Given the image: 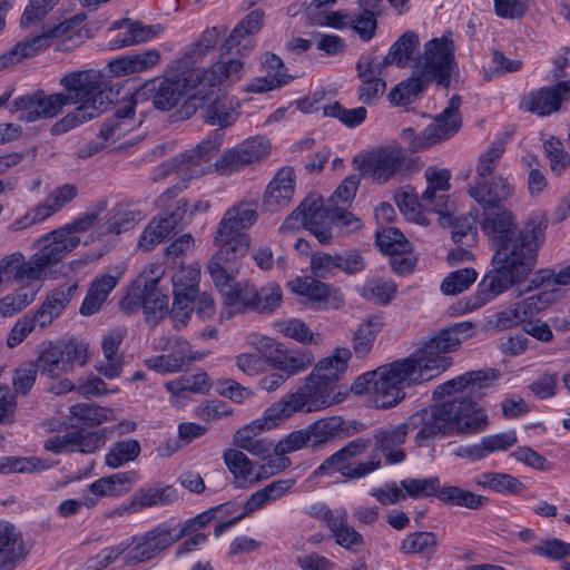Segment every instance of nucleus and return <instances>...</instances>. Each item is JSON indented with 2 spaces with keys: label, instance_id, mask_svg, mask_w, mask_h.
Wrapping results in <instances>:
<instances>
[{
  "label": "nucleus",
  "instance_id": "51",
  "mask_svg": "<svg viewBox=\"0 0 570 570\" xmlns=\"http://www.w3.org/2000/svg\"><path fill=\"white\" fill-rule=\"evenodd\" d=\"M428 83L430 81L422 75H416L414 70L411 78L402 81L389 92V100L394 105H409L425 90Z\"/></svg>",
  "mask_w": 570,
  "mask_h": 570
},
{
  "label": "nucleus",
  "instance_id": "20",
  "mask_svg": "<svg viewBox=\"0 0 570 570\" xmlns=\"http://www.w3.org/2000/svg\"><path fill=\"white\" fill-rule=\"evenodd\" d=\"M219 52V59L198 73H194V80L198 87L200 99L208 97L213 89L225 83L238 82L245 73V63L242 58H226Z\"/></svg>",
  "mask_w": 570,
  "mask_h": 570
},
{
  "label": "nucleus",
  "instance_id": "45",
  "mask_svg": "<svg viewBox=\"0 0 570 570\" xmlns=\"http://www.w3.org/2000/svg\"><path fill=\"white\" fill-rule=\"evenodd\" d=\"M381 326L377 317L367 318L357 326L352 336L353 353L356 357L364 358L371 353Z\"/></svg>",
  "mask_w": 570,
  "mask_h": 570
},
{
  "label": "nucleus",
  "instance_id": "7",
  "mask_svg": "<svg viewBox=\"0 0 570 570\" xmlns=\"http://www.w3.org/2000/svg\"><path fill=\"white\" fill-rule=\"evenodd\" d=\"M238 261H209L207 272L224 297L227 317L235 313L254 311L256 286L249 281L235 282L239 274Z\"/></svg>",
  "mask_w": 570,
  "mask_h": 570
},
{
  "label": "nucleus",
  "instance_id": "27",
  "mask_svg": "<svg viewBox=\"0 0 570 570\" xmlns=\"http://www.w3.org/2000/svg\"><path fill=\"white\" fill-rule=\"evenodd\" d=\"M552 271H540L534 274V276L530 279V284L524 292L519 293V296L522 293L529 292L532 288H541V291L534 295H531L524 298L519 304L523 309V315L527 318H531L541 311L546 309L550 304L558 301L562 296V291L554 283Z\"/></svg>",
  "mask_w": 570,
  "mask_h": 570
},
{
  "label": "nucleus",
  "instance_id": "32",
  "mask_svg": "<svg viewBox=\"0 0 570 570\" xmlns=\"http://www.w3.org/2000/svg\"><path fill=\"white\" fill-rule=\"evenodd\" d=\"M261 65L266 71V75L254 78L247 85L246 90L248 92L264 94L272 91L282 88L294 79V77L287 72L283 60L272 52L263 55Z\"/></svg>",
  "mask_w": 570,
  "mask_h": 570
},
{
  "label": "nucleus",
  "instance_id": "44",
  "mask_svg": "<svg viewBox=\"0 0 570 570\" xmlns=\"http://www.w3.org/2000/svg\"><path fill=\"white\" fill-rule=\"evenodd\" d=\"M238 102L227 96H222L210 102L205 111V121L212 126H218L217 130L223 131L224 128L233 125L239 114L237 111Z\"/></svg>",
  "mask_w": 570,
  "mask_h": 570
},
{
  "label": "nucleus",
  "instance_id": "58",
  "mask_svg": "<svg viewBox=\"0 0 570 570\" xmlns=\"http://www.w3.org/2000/svg\"><path fill=\"white\" fill-rule=\"evenodd\" d=\"M78 196V188L73 184H63L52 189L42 203H39L47 213L48 218L60 212Z\"/></svg>",
  "mask_w": 570,
  "mask_h": 570
},
{
  "label": "nucleus",
  "instance_id": "15",
  "mask_svg": "<svg viewBox=\"0 0 570 570\" xmlns=\"http://www.w3.org/2000/svg\"><path fill=\"white\" fill-rule=\"evenodd\" d=\"M271 149L269 141L263 137L246 139L226 149L214 163V169L218 174L227 176L246 168H252L266 160Z\"/></svg>",
  "mask_w": 570,
  "mask_h": 570
},
{
  "label": "nucleus",
  "instance_id": "61",
  "mask_svg": "<svg viewBox=\"0 0 570 570\" xmlns=\"http://www.w3.org/2000/svg\"><path fill=\"white\" fill-rule=\"evenodd\" d=\"M70 414L83 423L95 426L115 419L114 411L108 407L79 403L70 407Z\"/></svg>",
  "mask_w": 570,
  "mask_h": 570
},
{
  "label": "nucleus",
  "instance_id": "53",
  "mask_svg": "<svg viewBox=\"0 0 570 570\" xmlns=\"http://www.w3.org/2000/svg\"><path fill=\"white\" fill-rule=\"evenodd\" d=\"M210 386V379L205 372L180 376L165 384L167 391L174 395H185V393L205 394L209 391Z\"/></svg>",
  "mask_w": 570,
  "mask_h": 570
},
{
  "label": "nucleus",
  "instance_id": "64",
  "mask_svg": "<svg viewBox=\"0 0 570 570\" xmlns=\"http://www.w3.org/2000/svg\"><path fill=\"white\" fill-rule=\"evenodd\" d=\"M473 268H462L450 273L441 284V291L445 295H456L468 289L476 279Z\"/></svg>",
  "mask_w": 570,
  "mask_h": 570
},
{
  "label": "nucleus",
  "instance_id": "34",
  "mask_svg": "<svg viewBox=\"0 0 570 570\" xmlns=\"http://www.w3.org/2000/svg\"><path fill=\"white\" fill-rule=\"evenodd\" d=\"M21 531L11 522L0 520V570H13L26 558Z\"/></svg>",
  "mask_w": 570,
  "mask_h": 570
},
{
  "label": "nucleus",
  "instance_id": "36",
  "mask_svg": "<svg viewBox=\"0 0 570 570\" xmlns=\"http://www.w3.org/2000/svg\"><path fill=\"white\" fill-rule=\"evenodd\" d=\"M114 29H126L124 35H118L110 41L112 49H120L157 38L163 31L161 24L146 26L138 20L122 19L115 21Z\"/></svg>",
  "mask_w": 570,
  "mask_h": 570
},
{
  "label": "nucleus",
  "instance_id": "22",
  "mask_svg": "<svg viewBox=\"0 0 570 570\" xmlns=\"http://www.w3.org/2000/svg\"><path fill=\"white\" fill-rule=\"evenodd\" d=\"M272 410H274V404L264 411L262 417L237 430L233 438L234 445L254 455L268 453L273 448V442L266 438H261L259 434L285 420Z\"/></svg>",
  "mask_w": 570,
  "mask_h": 570
},
{
  "label": "nucleus",
  "instance_id": "31",
  "mask_svg": "<svg viewBox=\"0 0 570 570\" xmlns=\"http://www.w3.org/2000/svg\"><path fill=\"white\" fill-rule=\"evenodd\" d=\"M296 176L291 167L281 168L268 183L262 206L266 212L275 213L287 207L294 197Z\"/></svg>",
  "mask_w": 570,
  "mask_h": 570
},
{
  "label": "nucleus",
  "instance_id": "13",
  "mask_svg": "<svg viewBox=\"0 0 570 570\" xmlns=\"http://www.w3.org/2000/svg\"><path fill=\"white\" fill-rule=\"evenodd\" d=\"M200 269L196 266H183L171 276L173 306L170 318L176 330L189 323L196 297L199 294Z\"/></svg>",
  "mask_w": 570,
  "mask_h": 570
},
{
  "label": "nucleus",
  "instance_id": "14",
  "mask_svg": "<svg viewBox=\"0 0 570 570\" xmlns=\"http://www.w3.org/2000/svg\"><path fill=\"white\" fill-rule=\"evenodd\" d=\"M454 51L453 39L449 36L428 41L423 57L415 67L416 75H422L430 82L448 86L455 68Z\"/></svg>",
  "mask_w": 570,
  "mask_h": 570
},
{
  "label": "nucleus",
  "instance_id": "35",
  "mask_svg": "<svg viewBox=\"0 0 570 570\" xmlns=\"http://www.w3.org/2000/svg\"><path fill=\"white\" fill-rule=\"evenodd\" d=\"M122 277V271L116 269L115 274L96 276L90 283L89 289L82 301L79 312L83 316H91L100 311L108 295L117 286Z\"/></svg>",
  "mask_w": 570,
  "mask_h": 570
},
{
  "label": "nucleus",
  "instance_id": "26",
  "mask_svg": "<svg viewBox=\"0 0 570 570\" xmlns=\"http://www.w3.org/2000/svg\"><path fill=\"white\" fill-rule=\"evenodd\" d=\"M224 131L214 130L194 149L179 156L181 173L190 177H199L212 170V159L224 141Z\"/></svg>",
  "mask_w": 570,
  "mask_h": 570
},
{
  "label": "nucleus",
  "instance_id": "39",
  "mask_svg": "<svg viewBox=\"0 0 570 570\" xmlns=\"http://www.w3.org/2000/svg\"><path fill=\"white\" fill-rule=\"evenodd\" d=\"M352 353L348 348H336L333 355L321 360L316 364L311 375H315L317 380L336 391L340 376L346 371Z\"/></svg>",
  "mask_w": 570,
  "mask_h": 570
},
{
  "label": "nucleus",
  "instance_id": "52",
  "mask_svg": "<svg viewBox=\"0 0 570 570\" xmlns=\"http://www.w3.org/2000/svg\"><path fill=\"white\" fill-rule=\"evenodd\" d=\"M141 452L140 443L135 439H126L114 443L105 456V463L109 468L118 469L135 461Z\"/></svg>",
  "mask_w": 570,
  "mask_h": 570
},
{
  "label": "nucleus",
  "instance_id": "42",
  "mask_svg": "<svg viewBox=\"0 0 570 570\" xmlns=\"http://www.w3.org/2000/svg\"><path fill=\"white\" fill-rule=\"evenodd\" d=\"M309 448L317 451L327 443L340 439L343 431V420L340 416L324 417L307 425Z\"/></svg>",
  "mask_w": 570,
  "mask_h": 570
},
{
  "label": "nucleus",
  "instance_id": "4",
  "mask_svg": "<svg viewBox=\"0 0 570 570\" xmlns=\"http://www.w3.org/2000/svg\"><path fill=\"white\" fill-rule=\"evenodd\" d=\"M416 372L401 358L360 375L351 386L356 395H370L377 409H389L405 397V387L420 384Z\"/></svg>",
  "mask_w": 570,
  "mask_h": 570
},
{
  "label": "nucleus",
  "instance_id": "24",
  "mask_svg": "<svg viewBox=\"0 0 570 570\" xmlns=\"http://www.w3.org/2000/svg\"><path fill=\"white\" fill-rule=\"evenodd\" d=\"M175 542H177L175 529L161 523L141 537L134 539V546L127 551L125 561L128 564L149 561Z\"/></svg>",
  "mask_w": 570,
  "mask_h": 570
},
{
  "label": "nucleus",
  "instance_id": "56",
  "mask_svg": "<svg viewBox=\"0 0 570 570\" xmlns=\"http://www.w3.org/2000/svg\"><path fill=\"white\" fill-rule=\"evenodd\" d=\"M177 490L171 485L150 487L141 489L134 495V503L139 508H149L155 505H167L177 500Z\"/></svg>",
  "mask_w": 570,
  "mask_h": 570
},
{
  "label": "nucleus",
  "instance_id": "23",
  "mask_svg": "<svg viewBox=\"0 0 570 570\" xmlns=\"http://www.w3.org/2000/svg\"><path fill=\"white\" fill-rule=\"evenodd\" d=\"M460 106L461 98L459 96H453L443 112L435 118L434 122L424 129L423 136L411 140L410 149L412 151H417L429 148L430 146L454 135L461 127V117L459 111Z\"/></svg>",
  "mask_w": 570,
  "mask_h": 570
},
{
  "label": "nucleus",
  "instance_id": "1",
  "mask_svg": "<svg viewBox=\"0 0 570 570\" xmlns=\"http://www.w3.org/2000/svg\"><path fill=\"white\" fill-rule=\"evenodd\" d=\"M497 379L493 370L466 372L439 385L434 396L462 393L410 415L404 422L394 426L376 429L373 433L374 448L371 458L382 453L389 464L405 460L402 445L410 431L416 430L414 438L419 448L429 446L436 439L472 435L484 431L489 425L487 413L473 399H481Z\"/></svg>",
  "mask_w": 570,
  "mask_h": 570
},
{
  "label": "nucleus",
  "instance_id": "16",
  "mask_svg": "<svg viewBox=\"0 0 570 570\" xmlns=\"http://www.w3.org/2000/svg\"><path fill=\"white\" fill-rule=\"evenodd\" d=\"M404 160L405 153L399 146L380 147L356 159L362 175L380 185L394 177L402 169Z\"/></svg>",
  "mask_w": 570,
  "mask_h": 570
},
{
  "label": "nucleus",
  "instance_id": "11",
  "mask_svg": "<svg viewBox=\"0 0 570 570\" xmlns=\"http://www.w3.org/2000/svg\"><path fill=\"white\" fill-rule=\"evenodd\" d=\"M331 204L324 205L320 195L311 194L286 217L279 227V232H291L301 227L309 230L317 240L330 244L331 233Z\"/></svg>",
  "mask_w": 570,
  "mask_h": 570
},
{
  "label": "nucleus",
  "instance_id": "57",
  "mask_svg": "<svg viewBox=\"0 0 570 570\" xmlns=\"http://www.w3.org/2000/svg\"><path fill=\"white\" fill-rule=\"evenodd\" d=\"M400 485L403 489V495H405V499H420L431 495H436L439 498V493L442 489L438 476L422 479L407 478L401 480Z\"/></svg>",
  "mask_w": 570,
  "mask_h": 570
},
{
  "label": "nucleus",
  "instance_id": "41",
  "mask_svg": "<svg viewBox=\"0 0 570 570\" xmlns=\"http://www.w3.org/2000/svg\"><path fill=\"white\" fill-rule=\"evenodd\" d=\"M419 36L414 31H405L390 48L387 55L379 60L384 68L395 65L406 67L419 50Z\"/></svg>",
  "mask_w": 570,
  "mask_h": 570
},
{
  "label": "nucleus",
  "instance_id": "8",
  "mask_svg": "<svg viewBox=\"0 0 570 570\" xmlns=\"http://www.w3.org/2000/svg\"><path fill=\"white\" fill-rule=\"evenodd\" d=\"M185 95H189L191 99H200L194 78L177 75L169 65L164 77L146 81L135 91L132 99L135 104L151 99L156 109L165 111L176 107Z\"/></svg>",
  "mask_w": 570,
  "mask_h": 570
},
{
  "label": "nucleus",
  "instance_id": "17",
  "mask_svg": "<svg viewBox=\"0 0 570 570\" xmlns=\"http://www.w3.org/2000/svg\"><path fill=\"white\" fill-rule=\"evenodd\" d=\"M225 26H214L205 29L197 40L188 45L183 55L171 61L173 70L177 75L187 77L188 79L194 78V73L203 71L205 68H198L205 58L213 53L217 47L219 38L226 32Z\"/></svg>",
  "mask_w": 570,
  "mask_h": 570
},
{
  "label": "nucleus",
  "instance_id": "43",
  "mask_svg": "<svg viewBox=\"0 0 570 570\" xmlns=\"http://www.w3.org/2000/svg\"><path fill=\"white\" fill-rule=\"evenodd\" d=\"M223 459L236 480L244 483H256L263 475L255 471L254 463L239 450L228 449L223 453Z\"/></svg>",
  "mask_w": 570,
  "mask_h": 570
},
{
  "label": "nucleus",
  "instance_id": "59",
  "mask_svg": "<svg viewBox=\"0 0 570 570\" xmlns=\"http://www.w3.org/2000/svg\"><path fill=\"white\" fill-rule=\"evenodd\" d=\"M505 150V142L502 139H495L490 146L480 154L475 165V178H491L494 169Z\"/></svg>",
  "mask_w": 570,
  "mask_h": 570
},
{
  "label": "nucleus",
  "instance_id": "40",
  "mask_svg": "<svg viewBox=\"0 0 570 570\" xmlns=\"http://www.w3.org/2000/svg\"><path fill=\"white\" fill-rule=\"evenodd\" d=\"M0 276L6 287L12 282L40 279L31 259H26L20 252H13L0 259Z\"/></svg>",
  "mask_w": 570,
  "mask_h": 570
},
{
  "label": "nucleus",
  "instance_id": "2",
  "mask_svg": "<svg viewBox=\"0 0 570 570\" xmlns=\"http://www.w3.org/2000/svg\"><path fill=\"white\" fill-rule=\"evenodd\" d=\"M495 209L485 212L481 223L482 230L492 242L494 254L492 268L478 285L476 306L485 305L522 283L534 268L538 248L544 239L540 224L529 222L515 232L512 212L501 206Z\"/></svg>",
  "mask_w": 570,
  "mask_h": 570
},
{
  "label": "nucleus",
  "instance_id": "18",
  "mask_svg": "<svg viewBox=\"0 0 570 570\" xmlns=\"http://www.w3.org/2000/svg\"><path fill=\"white\" fill-rule=\"evenodd\" d=\"M69 106L65 94L47 95L42 89L17 97L10 106V111H22L21 120L33 122L40 119L53 118Z\"/></svg>",
  "mask_w": 570,
  "mask_h": 570
},
{
  "label": "nucleus",
  "instance_id": "63",
  "mask_svg": "<svg viewBox=\"0 0 570 570\" xmlns=\"http://www.w3.org/2000/svg\"><path fill=\"white\" fill-rule=\"evenodd\" d=\"M543 147L553 175L559 177L570 168V155L559 139L551 137L544 141Z\"/></svg>",
  "mask_w": 570,
  "mask_h": 570
},
{
  "label": "nucleus",
  "instance_id": "55",
  "mask_svg": "<svg viewBox=\"0 0 570 570\" xmlns=\"http://www.w3.org/2000/svg\"><path fill=\"white\" fill-rule=\"evenodd\" d=\"M524 105L529 111L541 117L549 116L560 109V102L552 86L531 92Z\"/></svg>",
  "mask_w": 570,
  "mask_h": 570
},
{
  "label": "nucleus",
  "instance_id": "30",
  "mask_svg": "<svg viewBox=\"0 0 570 570\" xmlns=\"http://www.w3.org/2000/svg\"><path fill=\"white\" fill-rule=\"evenodd\" d=\"M164 271L161 266L150 264L139 275L144 276L141 294L145 302V315L148 322H156L168 311V296L159 287Z\"/></svg>",
  "mask_w": 570,
  "mask_h": 570
},
{
  "label": "nucleus",
  "instance_id": "28",
  "mask_svg": "<svg viewBox=\"0 0 570 570\" xmlns=\"http://www.w3.org/2000/svg\"><path fill=\"white\" fill-rule=\"evenodd\" d=\"M292 289L308 299L314 309H338L345 303L344 296L340 289L317 278H298L293 282Z\"/></svg>",
  "mask_w": 570,
  "mask_h": 570
},
{
  "label": "nucleus",
  "instance_id": "54",
  "mask_svg": "<svg viewBox=\"0 0 570 570\" xmlns=\"http://www.w3.org/2000/svg\"><path fill=\"white\" fill-rule=\"evenodd\" d=\"M173 222L165 217L151 219L139 237V248L148 252L163 243L175 229Z\"/></svg>",
  "mask_w": 570,
  "mask_h": 570
},
{
  "label": "nucleus",
  "instance_id": "10",
  "mask_svg": "<svg viewBox=\"0 0 570 570\" xmlns=\"http://www.w3.org/2000/svg\"><path fill=\"white\" fill-rule=\"evenodd\" d=\"M372 444L371 439L357 438L350 441L341 450L333 453L315 470V475L338 472L348 480L362 479L381 466L376 456L366 462H354L353 459L365 453Z\"/></svg>",
  "mask_w": 570,
  "mask_h": 570
},
{
  "label": "nucleus",
  "instance_id": "62",
  "mask_svg": "<svg viewBox=\"0 0 570 570\" xmlns=\"http://www.w3.org/2000/svg\"><path fill=\"white\" fill-rule=\"evenodd\" d=\"M283 302V291L276 283H267L259 289L256 288L254 312L261 314H271L281 307Z\"/></svg>",
  "mask_w": 570,
  "mask_h": 570
},
{
  "label": "nucleus",
  "instance_id": "60",
  "mask_svg": "<svg viewBox=\"0 0 570 570\" xmlns=\"http://www.w3.org/2000/svg\"><path fill=\"white\" fill-rule=\"evenodd\" d=\"M323 115L340 120L347 128H355L364 122L367 116L365 107H356L353 109L344 108L338 101L323 106Z\"/></svg>",
  "mask_w": 570,
  "mask_h": 570
},
{
  "label": "nucleus",
  "instance_id": "46",
  "mask_svg": "<svg viewBox=\"0 0 570 570\" xmlns=\"http://www.w3.org/2000/svg\"><path fill=\"white\" fill-rule=\"evenodd\" d=\"M313 362V354L303 350L278 352L273 358L274 367L284 373L287 379L306 371Z\"/></svg>",
  "mask_w": 570,
  "mask_h": 570
},
{
  "label": "nucleus",
  "instance_id": "49",
  "mask_svg": "<svg viewBox=\"0 0 570 570\" xmlns=\"http://www.w3.org/2000/svg\"><path fill=\"white\" fill-rule=\"evenodd\" d=\"M438 538L430 531H416L407 534L400 544L403 554H420L430 558L438 547Z\"/></svg>",
  "mask_w": 570,
  "mask_h": 570
},
{
  "label": "nucleus",
  "instance_id": "9",
  "mask_svg": "<svg viewBox=\"0 0 570 570\" xmlns=\"http://www.w3.org/2000/svg\"><path fill=\"white\" fill-rule=\"evenodd\" d=\"M344 396L330 385L321 382L315 375H308L305 383L295 392L287 393L274 403L276 414L285 420L296 412H316L341 403Z\"/></svg>",
  "mask_w": 570,
  "mask_h": 570
},
{
  "label": "nucleus",
  "instance_id": "48",
  "mask_svg": "<svg viewBox=\"0 0 570 570\" xmlns=\"http://www.w3.org/2000/svg\"><path fill=\"white\" fill-rule=\"evenodd\" d=\"M278 333L285 337L292 338L303 345L318 344L321 335L314 333L309 326L301 318H284L274 323Z\"/></svg>",
  "mask_w": 570,
  "mask_h": 570
},
{
  "label": "nucleus",
  "instance_id": "19",
  "mask_svg": "<svg viewBox=\"0 0 570 570\" xmlns=\"http://www.w3.org/2000/svg\"><path fill=\"white\" fill-rule=\"evenodd\" d=\"M60 232V228L51 230L33 243L37 250L30 256V259L40 279L47 269L77 248V239L67 237L63 233L59 234Z\"/></svg>",
  "mask_w": 570,
  "mask_h": 570
},
{
  "label": "nucleus",
  "instance_id": "3",
  "mask_svg": "<svg viewBox=\"0 0 570 570\" xmlns=\"http://www.w3.org/2000/svg\"><path fill=\"white\" fill-rule=\"evenodd\" d=\"M68 105H78L51 127L52 135H62L98 116L109 106L104 73L96 69L76 70L61 76Z\"/></svg>",
  "mask_w": 570,
  "mask_h": 570
},
{
  "label": "nucleus",
  "instance_id": "37",
  "mask_svg": "<svg viewBox=\"0 0 570 570\" xmlns=\"http://www.w3.org/2000/svg\"><path fill=\"white\" fill-rule=\"evenodd\" d=\"M160 60L161 53L157 49H148L112 59L108 67L115 77H122L151 70Z\"/></svg>",
  "mask_w": 570,
  "mask_h": 570
},
{
  "label": "nucleus",
  "instance_id": "29",
  "mask_svg": "<svg viewBox=\"0 0 570 570\" xmlns=\"http://www.w3.org/2000/svg\"><path fill=\"white\" fill-rule=\"evenodd\" d=\"M514 191L513 186L507 178L501 175L491 178H474L473 185L468 193L474 202H476L484 212L493 210L501 203L509 199Z\"/></svg>",
  "mask_w": 570,
  "mask_h": 570
},
{
  "label": "nucleus",
  "instance_id": "33",
  "mask_svg": "<svg viewBox=\"0 0 570 570\" xmlns=\"http://www.w3.org/2000/svg\"><path fill=\"white\" fill-rule=\"evenodd\" d=\"M78 291L77 283H65L46 294L43 302L35 311L36 320L40 323V328H45L58 318Z\"/></svg>",
  "mask_w": 570,
  "mask_h": 570
},
{
  "label": "nucleus",
  "instance_id": "25",
  "mask_svg": "<svg viewBox=\"0 0 570 570\" xmlns=\"http://www.w3.org/2000/svg\"><path fill=\"white\" fill-rule=\"evenodd\" d=\"M384 69L374 52L358 58L356 72L361 85L357 88V98L362 104L372 106L385 92L386 82L381 78Z\"/></svg>",
  "mask_w": 570,
  "mask_h": 570
},
{
  "label": "nucleus",
  "instance_id": "21",
  "mask_svg": "<svg viewBox=\"0 0 570 570\" xmlns=\"http://www.w3.org/2000/svg\"><path fill=\"white\" fill-rule=\"evenodd\" d=\"M265 11L256 8L244 16L230 30L228 36L220 45L222 55H235L239 57L248 56L255 48L253 37L258 35L264 27Z\"/></svg>",
  "mask_w": 570,
  "mask_h": 570
},
{
  "label": "nucleus",
  "instance_id": "38",
  "mask_svg": "<svg viewBox=\"0 0 570 570\" xmlns=\"http://www.w3.org/2000/svg\"><path fill=\"white\" fill-rule=\"evenodd\" d=\"M154 347L167 352L183 371H186L194 362L207 356L206 352L194 351L189 342L178 336H160L155 341Z\"/></svg>",
  "mask_w": 570,
  "mask_h": 570
},
{
  "label": "nucleus",
  "instance_id": "12",
  "mask_svg": "<svg viewBox=\"0 0 570 570\" xmlns=\"http://www.w3.org/2000/svg\"><path fill=\"white\" fill-rule=\"evenodd\" d=\"M89 361L88 344L70 341L63 345L52 342L42 343L38 357L33 363L37 371L51 379L73 371L78 363L85 366Z\"/></svg>",
  "mask_w": 570,
  "mask_h": 570
},
{
  "label": "nucleus",
  "instance_id": "6",
  "mask_svg": "<svg viewBox=\"0 0 570 570\" xmlns=\"http://www.w3.org/2000/svg\"><path fill=\"white\" fill-rule=\"evenodd\" d=\"M254 205L240 202L229 207L217 225L214 244L217 252L209 261H238L249 249L250 238L245 233L257 220Z\"/></svg>",
  "mask_w": 570,
  "mask_h": 570
},
{
  "label": "nucleus",
  "instance_id": "50",
  "mask_svg": "<svg viewBox=\"0 0 570 570\" xmlns=\"http://www.w3.org/2000/svg\"><path fill=\"white\" fill-rule=\"evenodd\" d=\"M39 292V287L23 286L0 298V314L3 317H11L28 307Z\"/></svg>",
  "mask_w": 570,
  "mask_h": 570
},
{
  "label": "nucleus",
  "instance_id": "5",
  "mask_svg": "<svg viewBox=\"0 0 570 570\" xmlns=\"http://www.w3.org/2000/svg\"><path fill=\"white\" fill-rule=\"evenodd\" d=\"M473 334L472 323H458L429 337L403 360L416 372L419 383L430 381L451 366L452 358L448 354L456 351L461 343Z\"/></svg>",
  "mask_w": 570,
  "mask_h": 570
},
{
  "label": "nucleus",
  "instance_id": "47",
  "mask_svg": "<svg viewBox=\"0 0 570 570\" xmlns=\"http://www.w3.org/2000/svg\"><path fill=\"white\" fill-rule=\"evenodd\" d=\"M439 500L445 504L471 510L482 509L490 502L488 497L476 494L455 485L443 487L439 493Z\"/></svg>",
  "mask_w": 570,
  "mask_h": 570
}]
</instances>
